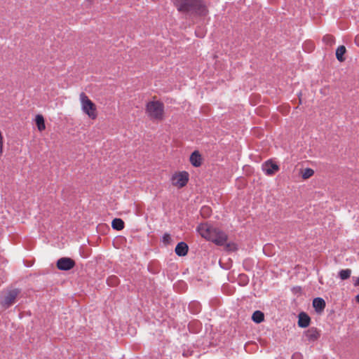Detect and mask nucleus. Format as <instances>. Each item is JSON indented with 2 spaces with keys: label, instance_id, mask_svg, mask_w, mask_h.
Wrapping results in <instances>:
<instances>
[{
  "label": "nucleus",
  "instance_id": "1",
  "mask_svg": "<svg viewBox=\"0 0 359 359\" xmlns=\"http://www.w3.org/2000/svg\"><path fill=\"white\" fill-rule=\"evenodd\" d=\"M179 12L190 13L196 16L205 17L209 11L204 0H172Z\"/></svg>",
  "mask_w": 359,
  "mask_h": 359
},
{
  "label": "nucleus",
  "instance_id": "2",
  "mask_svg": "<svg viewBox=\"0 0 359 359\" xmlns=\"http://www.w3.org/2000/svg\"><path fill=\"white\" fill-rule=\"evenodd\" d=\"M197 231L203 238L217 245H223L227 241V236L224 232L207 224H200Z\"/></svg>",
  "mask_w": 359,
  "mask_h": 359
},
{
  "label": "nucleus",
  "instance_id": "3",
  "mask_svg": "<svg viewBox=\"0 0 359 359\" xmlns=\"http://www.w3.org/2000/svg\"><path fill=\"white\" fill-rule=\"evenodd\" d=\"M145 112L151 121H162L165 118V106L159 100H151L147 103Z\"/></svg>",
  "mask_w": 359,
  "mask_h": 359
},
{
  "label": "nucleus",
  "instance_id": "4",
  "mask_svg": "<svg viewBox=\"0 0 359 359\" xmlns=\"http://www.w3.org/2000/svg\"><path fill=\"white\" fill-rule=\"evenodd\" d=\"M79 100L83 111L91 119H95L97 116V112L95 103L90 100L85 93H80Z\"/></svg>",
  "mask_w": 359,
  "mask_h": 359
},
{
  "label": "nucleus",
  "instance_id": "5",
  "mask_svg": "<svg viewBox=\"0 0 359 359\" xmlns=\"http://www.w3.org/2000/svg\"><path fill=\"white\" fill-rule=\"evenodd\" d=\"M189 180V175L187 171H180L175 172L171 177L172 184L181 189L187 185Z\"/></svg>",
  "mask_w": 359,
  "mask_h": 359
},
{
  "label": "nucleus",
  "instance_id": "6",
  "mask_svg": "<svg viewBox=\"0 0 359 359\" xmlns=\"http://www.w3.org/2000/svg\"><path fill=\"white\" fill-rule=\"evenodd\" d=\"M19 294L20 290L18 289L8 290L1 301V305L5 309L9 308L15 302L16 298Z\"/></svg>",
  "mask_w": 359,
  "mask_h": 359
},
{
  "label": "nucleus",
  "instance_id": "7",
  "mask_svg": "<svg viewBox=\"0 0 359 359\" xmlns=\"http://www.w3.org/2000/svg\"><path fill=\"white\" fill-rule=\"evenodd\" d=\"M75 266V262L69 257H62L57 260V267L60 270L68 271Z\"/></svg>",
  "mask_w": 359,
  "mask_h": 359
},
{
  "label": "nucleus",
  "instance_id": "8",
  "mask_svg": "<svg viewBox=\"0 0 359 359\" xmlns=\"http://www.w3.org/2000/svg\"><path fill=\"white\" fill-rule=\"evenodd\" d=\"M262 169L266 175L270 176L278 172L279 167L276 163L268 161L262 165Z\"/></svg>",
  "mask_w": 359,
  "mask_h": 359
},
{
  "label": "nucleus",
  "instance_id": "9",
  "mask_svg": "<svg viewBox=\"0 0 359 359\" xmlns=\"http://www.w3.org/2000/svg\"><path fill=\"white\" fill-rule=\"evenodd\" d=\"M298 319V325L300 327L305 328L307 327L311 322L310 317L304 312H302L299 314Z\"/></svg>",
  "mask_w": 359,
  "mask_h": 359
},
{
  "label": "nucleus",
  "instance_id": "10",
  "mask_svg": "<svg viewBox=\"0 0 359 359\" xmlns=\"http://www.w3.org/2000/svg\"><path fill=\"white\" fill-rule=\"evenodd\" d=\"M313 306L318 313L322 312L325 308V302L320 297L315 298L313 300Z\"/></svg>",
  "mask_w": 359,
  "mask_h": 359
},
{
  "label": "nucleus",
  "instance_id": "11",
  "mask_svg": "<svg viewBox=\"0 0 359 359\" xmlns=\"http://www.w3.org/2000/svg\"><path fill=\"white\" fill-rule=\"evenodd\" d=\"M190 162L194 167H199L202 163L201 155L198 151H194L190 156Z\"/></svg>",
  "mask_w": 359,
  "mask_h": 359
},
{
  "label": "nucleus",
  "instance_id": "12",
  "mask_svg": "<svg viewBox=\"0 0 359 359\" xmlns=\"http://www.w3.org/2000/svg\"><path fill=\"white\" fill-rule=\"evenodd\" d=\"M175 251L178 256H184L188 252V245L184 242H180L177 245Z\"/></svg>",
  "mask_w": 359,
  "mask_h": 359
},
{
  "label": "nucleus",
  "instance_id": "13",
  "mask_svg": "<svg viewBox=\"0 0 359 359\" xmlns=\"http://www.w3.org/2000/svg\"><path fill=\"white\" fill-rule=\"evenodd\" d=\"M306 336L309 340L315 341L319 337L320 334L317 328L311 327L306 331Z\"/></svg>",
  "mask_w": 359,
  "mask_h": 359
},
{
  "label": "nucleus",
  "instance_id": "14",
  "mask_svg": "<svg viewBox=\"0 0 359 359\" xmlns=\"http://www.w3.org/2000/svg\"><path fill=\"white\" fill-rule=\"evenodd\" d=\"M35 122L38 130L41 132L46 129L44 118L41 114H37L35 117Z\"/></svg>",
  "mask_w": 359,
  "mask_h": 359
},
{
  "label": "nucleus",
  "instance_id": "15",
  "mask_svg": "<svg viewBox=\"0 0 359 359\" xmlns=\"http://www.w3.org/2000/svg\"><path fill=\"white\" fill-rule=\"evenodd\" d=\"M346 49L344 46H339L336 50V57L339 62H344L345 60V57L344 55L346 53Z\"/></svg>",
  "mask_w": 359,
  "mask_h": 359
},
{
  "label": "nucleus",
  "instance_id": "16",
  "mask_svg": "<svg viewBox=\"0 0 359 359\" xmlns=\"http://www.w3.org/2000/svg\"><path fill=\"white\" fill-rule=\"evenodd\" d=\"M111 226L114 229L120 231L124 228V222L121 219L116 218L112 220Z\"/></svg>",
  "mask_w": 359,
  "mask_h": 359
},
{
  "label": "nucleus",
  "instance_id": "17",
  "mask_svg": "<svg viewBox=\"0 0 359 359\" xmlns=\"http://www.w3.org/2000/svg\"><path fill=\"white\" fill-rule=\"evenodd\" d=\"M252 319L254 322L257 323H260L264 320V315L260 311H256L253 313Z\"/></svg>",
  "mask_w": 359,
  "mask_h": 359
},
{
  "label": "nucleus",
  "instance_id": "18",
  "mask_svg": "<svg viewBox=\"0 0 359 359\" xmlns=\"http://www.w3.org/2000/svg\"><path fill=\"white\" fill-rule=\"evenodd\" d=\"M323 41L327 46H332L335 42V39L332 35L326 34L323 36Z\"/></svg>",
  "mask_w": 359,
  "mask_h": 359
},
{
  "label": "nucleus",
  "instance_id": "19",
  "mask_svg": "<svg viewBox=\"0 0 359 359\" xmlns=\"http://www.w3.org/2000/svg\"><path fill=\"white\" fill-rule=\"evenodd\" d=\"M314 174V171L311 168H306L302 171V177L304 180H307L312 177Z\"/></svg>",
  "mask_w": 359,
  "mask_h": 359
},
{
  "label": "nucleus",
  "instance_id": "20",
  "mask_svg": "<svg viewBox=\"0 0 359 359\" xmlns=\"http://www.w3.org/2000/svg\"><path fill=\"white\" fill-rule=\"evenodd\" d=\"M351 274V270L349 269H342L339 271V277L341 280H346L348 279Z\"/></svg>",
  "mask_w": 359,
  "mask_h": 359
},
{
  "label": "nucleus",
  "instance_id": "21",
  "mask_svg": "<svg viewBox=\"0 0 359 359\" xmlns=\"http://www.w3.org/2000/svg\"><path fill=\"white\" fill-rule=\"evenodd\" d=\"M212 212L211 208L208 206H203L201 209V215L203 217H208Z\"/></svg>",
  "mask_w": 359,
  "mask_h": 359
},
{
  "label": "nucleus",
  "instance_id": "22",
  "mask_svg": "<svg viewBox=\"0 0 359 359\" xmlns=\"http://www.w3.org/2000/svg\"><path fill=\"white\" fill-rule=\"evenodd\" d=\"M225 249L227 250V251H231V252H233V251H236L237 250V245L236 243H227L225 246Z\"/></svg>",
  "mask_w": 359,
  "mask_h": 359
},
{
  "label": "nucleus",
  "instance_id": "23",
  "mask_svg": "<svg viewBox=\"0 0 359 359\" xmlns=\"http://www.w3.org/2000/svg\"><path fill=\"white\" fill-rule=\"evenodd\" d=\"M163 242L165 244H169L171 242V236L169 233H165L163 237Z\"/></svg>",
  "mask_w": 359,
  "mask_h": 359
},
{
  "label": "nucleus",
  "instance_id": "24",
  "mask_svg": "<svg viewBox=\"0 0 359 359\" xmlns=\"http://www.w3.org/2000/svg\"><path fill=\"white\" fill-rule=\"evenodd\" d=\"M108 282L110 283L109 284H116L117 282L116 277H111L108 280Z\"/></svg>",
  "mask_w": 359,
  "mask_h": 359
},
{
  "label": "nucleus",
  "instance_id": "25",
  "mask_svg": "<svg viewBox=\"0 0 359 359\" xmlns=\"http://www.w3.org/2000/svg\"><path fill=\"white\" fill-rule=\"evenodd\" d=\"M292 359H302V355L300 353H294L292 356Z\"/></svg>",
  "mask_w": 359,
  "mask_h": 359
},
{
  "label": "nucleus",
  "instance_id": "26",
  "mask_svg": "<svg viewBox=\"0 0 359 359\" xmlns=\"http://www.w3.org/2000/svg\"><path fill=\"white\" fill-rule=\"evenodd\" d=\"M355 286L359 285V277L356 279L355 282L354 283Z\"/></svg>",
  "mask_w": 359,
  "mask_h": 359
},
{
  "label": "nucleus",
  "instance_id": "27",
  "mask_svg": "<svg viewBox=\"0 0 359 359\" xmlns=\"http://www.w3.org/2000/svg\"><path fill=\"white\" fill-rule=\"evenodd\" d=\"M355 299L358 302H359V294L355 297Z\"/></svg>",
  "mask_w": 359,
  "mask_h": 359
},
{
  "label": "nucleus",
  "instance_id": "28",
  "mask_svg": "<svg viewBox=\"0 0 359 359\" xmlns=\"http://www.w3.org/2000/svg\"><path fill=\"white\" fill-rule=\"evenodd\" d=\"M357 44H358V46H359V43H357Z\"/></svg>",
  "mask_w": 359,
  "mask_h": 359
}]
</instances>
